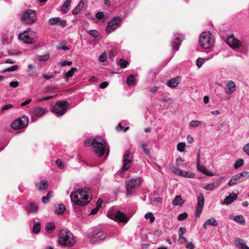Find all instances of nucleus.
Instances as JSON below:
<instances>
[{"mask_svg":"<svg viewBox=\"0 0 249 249\" xmlns=\"http://www.w3.org/2000/svg\"><path fill=\"white\" fill-rule=\"evenodd\" d=\"M90 194L91 190L85 187L72 193L70 196L71 201L75 204L84 206L90 201V199L88 200Z\"/></svg>","mask_w":249,"mask_h":249,"instance_id":"1","label":"nucleus"},{"mask_svg":"<svg viewBox=\"0 0 249 249\" xmlns=\"http://www.w3.org/2000/svg\"><path fill=\"white\" fill-rule=\"evenodd\" d=\"M85 145L89 146L91 144L94 148V152L99 157L103 156L106 148L105 141L101 138L94 139L92 142L90 140L85 141Z\"/></svg>","mask_w":249,"mask_h":249,"instance_id":"2","label":"nucleus"},{"mask_svg":"<svg viewBox=\"0 0 249 249\" xmlns=\"http://www.w3.org/2000/svg\"><path fill=\"white\" fill-rule=\"evenodd\" d=\"M59 243L66 247H72L75 244V240L72 232L67 230H62L60 231Z\"/></svg>","mask_w":249,"mask_h":249,"instance_id":"3","label":"nucleus"},{"mask_svg":"<svg viewBox=\"0 0 249 249\" xmlns=\"http://www.w3.org/2000/svg\"><path fill=\"white\" fill-rule=\"evenodd\" d=\"M199 44L204 49H209L213 46L214 40L210 32H204L201 34L199 37Z\"/></svg>","mask_w":249,"mask_h":249,"instance_id":"4","label":"nucleus"},{"mask_svg":"<svg viewBox=\"0 0 249 249\" xmlns=\"http://www.w3.org/2000/svg\"><path fill=\"white\" fill-rule=\"evenodd\" d=\"M69 106L70 104L67 101H58L51 111L57 116H62L67 111Z\"/></svg>","mask_w":249,"mask_h":249,"instance_id":"5","label":"nucleus"},{"mask_svg":"<svg viewBox=\"0 0 249 249\" xmlns=\"http://www.w3.org/2000/svg\"><path fill=\"white\" fill-rule=\"evenodd\" d=\"M249 178V172L244 171L233 176L229 181L228 185L232 186L238 183L244 181Z\"/></svg>","mask_w":249,"mask_h":249,"instance_id":"6","label":"nucleus"},{"mask_svg":"<svg viewBox=\"0 0 249 249\" xmlns=\"http://www.w3.org/2000/svg\"><path fill=\"white\" fill-rule=\"evenodd\" d=\"M21 20L26 23L31 24L36 20V11L32 10H28L23 14Z\"/></svg>","mask_w":249,"mask_h":249,"instance_id":"7","label":"nucleus"},{"mask_svg":"<svg viewBox=\"0 0 249 249\" xmlns=\"http://www.w3.org/2000/svg\"><path fill=\"white\" fill-rule=\"evenodd\" d=\"M29 123L28 117L25 115L23 116L16 120L11 124V127L13 129L17 130L25 127Z\"/></svg>","mask_w":249,"mask_h":249,"instance_id":"8","label":"nucleus"},{"mask_svg":"<svg viewBox=\"0 0 249 249\" xmlns=\"http://www.w3.org/2000/svg\"><path fill=\"white\" fill-rule=\"evenodd\" d=\"M121 22L120 18L119 17H114L112 20L108 22L106 32L109 34L113 32L117 27H119Z\"/></svg>","mask_w":249,"mask_h":249,"instance_id":"9","label":"nucleus"},{"mask_svg":"<svg viewBox=\"0 0 249 249\" xmlns=\"http://www.w3.org/2000/svg\"><path fill=\"white\" fill-rule=\"evenodd\" d=\"M107 237V233L103 231H94L89 237L90 243L94 244L95 242L104 240Z\"/></svg>","mask_w":249,"mask_h":249,"instance_id":"10","label":"nucleus"},{"mask_svg":"<svg viewBox=\"0 0 249 249\" xmlns=\"http://www.w3.org/2000/svg\"><path fill=\"white\" fill-rule=\"evenodd\" d=\"M140 185V179L139 178L130 180L126 186L127 194L131 195L133 194V190Z\"/></svg>","mask_w":249,"mask_h":249,"instance_id":"11","label":"nucleus"},{"mask_svg":"<svg viewBox=\"0 0 249 249\" xmlns=\"http://www.w3.org/2000/svg\"><path fill=\"white\" fill-rule=\"evenodd\" d=\"M132 161V157L131 156V152L129 150H128L124 155V163L122 167V171L128 170Z\"/></svg>","mask_w":249,"mask_h":249,"instance_id":"12","label":"nucleus"},{"mask_svg":"<svg viewBox=\"0 0 249 249\" xmlns=\"http://www.w3.org/2000/svg\"><path fill=\"white\" fill-rule=\"evenodd\" d=\"M227 43L233 49L239 48L241 46L240 41L238 39L234 38L233 34H231L228 37Z\"/></svg>","mask_w":249,"mask_h":249,"instance_id":"13","label":"nucleus"},{"mask_svg":"<svg viewBox=\"0 0 249 249\" xmlns=\"http://www.w3.org/2000/svg\"><path fill=\"white\" fill-rule=\"evenodd\" d=\"M200 150L199 149L198 151L197 155L196 164H197V169L206 175H207L208 176H213V174L212 173H211L209 171L207 170L206 169V168L205 167V166H204L203 165H201L200 164Z\"/></svg>","mask_w":249,"mask_h":249,"instance_id":"14","label":"nucleus"},{"mask_svg":"<svg viewBox=\"0 0 249 249\" xmlns=\"http://www.w3.org/2000/svg\"><path fill=\"white\" fill-rule=\"evenodd\" d=\"M204 199L202 194L200 195L197 199V206L196 211V217H199L204 206Z\"/></svg>","mask_w":249,"mask_h":249,"instance_id":"15","label":"nucleus"},{"mask_svg":"<svg viewBox=\"0 0 249 249\" xmlns=\"http://www.w3.org/2000/svg\"><path fill=\"white\" fill-rule=\"evenodd\" d=\"M113 216L114 217L110 218L119 222L126 223L128 220L126 215L120 211H117Z\"/></svg>","mask_w":249,"mask_h":249,"instance_id":"16","label":"nucleus"},{"mask_svg":"<svg viewBox=\"0 0 249 249\" xmlns=\"http://www.w3.org/2000/svg\"><path fill=\"white\" fill-rule=\"evenodd\" d=\"M49 23L52 26L55 25H60L61 27H64L67 25L66 21L63 19H61L58 17L53 18L49 19Z\"/></svg>","mask_w":249,"mask_h":249,"instance_id":"17","label":"nucleus"},{"mask_svg":"<svg viewBox=\"0 0 249 249\" xmlns=\"http://www.w3.org/2000/svg\"><path fill=\"white\" fill-rule=\"evenodd\" d=\"M18 38L20 40L24 41L26 43H32L34 42V39L31 38L28 35V32L26 31L22 34H20L18 36Z\"/></svg>","mask_w":249,"mask_h":249,"instance_id":"18","label":"nucleus"},{"mask_svg":"<svg viewBox=\"0 0 249 249\" xmlns=\"http://www.w3.org/2000/svg\"><path fill=\"white\" fill-rule=\"evenodd\" d=\"M180 81V77L177 76L173 78H171L167 82V85L171 88H176Z\"/></svg>","mask_w":249,"mask_h":249,"instance_id":"19","label":"nucleus"},{"mask_svg":"<svg viewBox=\"0 0 249 249\" xmlns=\"http://www.w3.org/2000/svg\"><path fill=\"white\" fill-rule=\"evenodd\" d=\"M33 113L35 116L40 117L46 113V109L45 108L37 107L33 109Z\"/></svg>","mask_w":249,"mask_h":249,"instance_id":"20","label":"nucleus"},{"mask_svg":"<svg viewBox=\"0 0 249 249\" xmlns=\"http://www.w3.org/2000/svg\"><path fill=\"white\" fill-rule=\"evenodd\" d=\"M12 37V34L7 32L3 35L1 41L3 44H9L11 42Z\"/></svg>","mask_w":249,"mask_h":249,"instance_id":"21","label":"nucleus"},{"mask_svg":"<svg viewBox=\"0 0 249 249\" xmlns=\"http://www.w3.org/2000/svg\"><path fill=\"white\" fill-rule=\"evenodd\" d=\"M235 244L239 249H249V247L246 245L244 240L242 239L236 238L235 240Z\"/></svg>","mask_w":249,"mask_h":249,"instance_id":"22","label":"nucleus"},{"mask_svg":"<svg viewBox=\"0 0 249 249\" xmlns=\"http://www.w3.org/2000/svg\"><path fill=\"white\" fill-rule=\"evenodd\" d=\"M39 191L46 190L48 188V183L47 181L42 180L36 185Z\"/></svg>","mask_w":249,"mask_h":249,"instance_id":"23","label":"nucleus"},{"mask_svg":"<svg viewBox=\"0 0 249 249\" xmlns=\"http://www.w3.org/2000/svg\"><path fill=\"white\" fill-rule=\"evenodd\" d=\"M237 198V195L235 193H232L224 199V202L227 204H231Z\"/></svg>","mask_w":249,"mask_h":249,"instance_id":"24","label":"nucleus"},{"mask_svg":"<svg viewBox=\"0 0 249 249\" xmlns=\"http://www.w3.org/2000/svg\"><path fill=\"white\" fill-rule=\"evenodd\" d=\"M226 86L227 88L228 89V91L230 92L231 93L233 92L236 89L235 84L232 81H228L227 82Z\"/></svg>","mask_w":249,"mask_h":249,"instance_id":"25","label":"nucleus"},{"mask_svg":"<svg viewBox=\"0 0 249 249\" xmlns=\"http://www.w3.org/2000/svg\"><path fill=\"white\" fill-rule=\"evenodd\" d=\"M37 205L34 202H30L26 207V210L31 213L37 212Z\"/></svg>","mask_w":249,"mask_h":249,"instance_id":"26","label":"nucleus"},{"mask_svg":"<svg viewBox=\"0 0 249 249\" xmlns=\"http://www.w3.org/2000/svg\"><path fill=\"white\" fill-rule=\"evenodd\" d=\"M208 225H211L213 226H216L217 225L216 220L214 218H211L208 220H207L203 225V227L204 229H206V227Z\"/></svg>","mask_w":249,"mask_h":249,"instance_id":"27","label":"nucleus"},{"mask_svg":"<svg viewBox=\"0 0 249 249\" xmlns=\"http://www.w3.org/2000/svg\"><path fill=\"white\" fill-rule=\"evenodd\" d=\"M220 184V180L217 182L209 184L205 187V189L207 190H213L215 188L219 186Z\"/></svg>","mask_w":249,"mask_h":249,"instance_id":"28","label":"nucleus"},{"mask_svg":"<svg viewBox=\"0 0 249 249\" xmlns=\"http://www.w3.org/2000/svg\"><path fill=\"white\" fill-rule=\"evenodd\" d=\"M184 203V200H183L180 196H176L174 200H173L172 204L174 206L177 205H181Z\"/></svg>","mask_w":249,"mask_h":249,"instance_id":"29","label":"nucleus"},{"mask_svg":"<svg viewBox=\"0 0 249 249\" xmlns=\"http://www.w3.org/2000/svg\"><path fill=\"white\" fill-rule=\"evenodd\" d=\"M181 40L180 37H177L172 42V46L173 49L178 50L180 45Z\"/></svg>","mask_w":249,"mask_h":249,"instance_id":"30","label":"nucleus"},{"mask_svg":"<svg viewBox=\"0 0 249 249\" xmlns=\"http://www.w3.org/2000/svg\"><path fill=\"white\" fill-rule=\"evenodd\" d=\"M84 5V2H82V1H80L78 5L75 7V8L72 11V13L73 15H77L78 13L80 12L83 6Z\"/></svg>","mask_w":249,"mask_h":249,"instance_id":"31","label":"nucleus"},{"mask_svg":"<svg viewBox=\"0 0 249 249\" xmlns=\"http://www.w3.org/2000/svg\"><path fill=\"white\" fill-rule=\"evenodd\" d=\"M71 0H66L61 7V10L64 13H66L69 10Z\"/></svg>","mask_w":249,"mask_h":249,"instance_id":"32","label":"nucleus"},{"mask_svg":"<svg viewBox=\"0 0 249 249\" xmlns=\"http://www.w3.org/2000/svg\"><path fill=\"white\" fill-rule=\"evenodd\" d=\"M66 210V208L63 204H58L56 205L55 213L58 214H61Z\"/></svg>","mask_w":249,"mask_h":249,"instance_id":"33","label":"nucleus"},{"mask_svg":"<svg viewBox=\"0 0 249 249\" xmlns=\"http://www.w3.org/2000/svg\"><path fill=\"white\" fill-rule=\"evenodd\" d=\"M127 84L129 86H132L135 83V79L133 75H130L127 78L126 80Z\"/></svg>","mask_w":249,"mask_h":249,"instance_id":"34","label":"nucleus"},{"mask_svg":"<svg viewBox=\"0 0 249 249\" xmlns=\"http://www.w3.org/2000/svg\"><path fill=\"white\" fill-rule=\"evenodd\" d=\"M172 171L173 173L177 175H179L184 177L187 176V172H183L182 170L176 167H173L172 168Z\"/></svg>","mask_w":249,"mask_h":249,"instance_id":"35","label":"nucleus"},{"mask_svg":"<svg viewBox=\"0 0 249 249\" xmlns=\"http://www.w3.org/2000/svg\"><path fill=\"white\" fill-rule=\"evenodd\" d=\"M53 191H49L46 196H43L41 198V201L43 203H46L50 198L52 196Z\"/></svg>","mask_w":249,"mask_h":249,"instance_id":"36","label":"nucleus"},{"mask_svg":"<svg viewBox=\"0 0 249 249\" xmlns=\"http://www.w3.org/2000/svg\"><path fill=\"white\" fill-rule=\"evenodd\" d=\"M244 160L242 159H240L237 160L235 162L234 164V168L235 169H237L242 166L244 164Z\"/></svg>","mask_w":249,"mask_h":249,"instance_id":"37","label":"nucleus"},{"mask_svg":"<svg viewBox=\"0 0 249 249\" xmlns=\"http://www.w3.org/2000/svg\"><path fill=\"white\" fill-rule=\"evenodd\" d=\"M234 220L236 222L242 224V225L245 224V220L243 217V216L241 215H238L234 218Z\"/></svg>","mask_w":249,"mask_h":249,"instance_id":"38","label":"nucleus"},{"mask_svg":"<svg viewBox=\"0 0 249 249\" xmlns=\"http://www.w3.org/2000/svg\"><path fill=\"white\" fill-rule=\"evenodd\" d=\"M77 70L76 68H71L70 70L68 71L65 74V76L66 78H70L71 77L75 71H76Z\"/></svg>","mask_w":249,"mask_h":249,"instance_id":"39","label":"nucleus"},{"mask_svg":"<svg viewBox=\"0 0 249 249\" xmlns=\"http://www.w3.org/2000/svg\"><path fill=\"white\" fill-rule=\"evenodd\" d=\"M40 230V223L36 222L33 228V232L35 233H37Z\"/></svg>","mask_w":249,"mask_h":249,"instance_id":"40","label":"nucleus"},{"mask_svg":"<svg viewBox=\"0 0 249 249\" xmlns=\"http://www.w3.org/2000/svg\"><path fill=\"white\" fill-rule=\"evenodd\" d=\"M118 64L121 68H124L126 67L127 65L128 64V62L124 59L121 58L118 62Z\"/></svg>","mask_w":249,"mask_h":249,"instance_id":"41","label":"nucleus"},{"mask_svg":"<svg viewBox=\"0 0 249 249\" xmlns=\"http://www.w3.org/2000/svg\"><path fill=\"white\" fill-rule=\"evenodd\" d=\"M141 147L142 149L143 152L147 155H149L150 154V151L148 148H147L148 145L147 144L142 143L141 144Z\"/></svg>","mask_w":249,"mask_h":249,"instance_id":"42","label":"nucleus"},{"mask_svg":"<svg viewBox=\"0 0 249 249\" xmlns=\"http://www.w3.org/2000/svg\"><path fill=\"white\" fill-rule=\"evenodd\" d=\"M145 218L146 219H149L150 222L153 223L155 220V217L153 216V214L151 213H148L146 214H145L144 216Z\"/></svg>","mask_w":249,"mask_h":249,"instance_id":"43","label":"nucleus"},{"mask_svg":"<svg viewBox=\"0 0 249 249\" xmlns=\"http://www.w3.org/2000/svg\"><path fill=\"white\" fill-rule=\"evenodd\" d=\"M185 142H179L177 145V149L180 152H182L185 149Z\"/></svg>","mask_w":249,"mask_h":249,"instance_id":"44","label":"nucleus"},{"mask_svg":"<svg viewBox=\"0 0 249 249\" xmlns=\"http://www.w3.org/2000/svg\"><path fill=\"white\" fill-rule=\"evenodd\" d=\"M18 69V65H14L11 67L5 69L3 71L4 72H9V71H17Z\"/></svg>","mask_w":249,"mask_h":249,"instance_id":"45","label":"nucleus"},{"mask_svg":"<svg viewBox=\"0 0 249 249\" xmlns=\"http://www.w3.org/2000/svg\"><path fill=\"white\" fill-rule=\"evenodd\" d=\"M54 228H55V226H54V223H49L46 225V226L45 227V230L48 231H52V230H54Z\"/></svg>","mask_w":249,"mask_h":249,"instance_id":"46","label":"nucleus"},{"mask_svg":"<svg viewBox=\"0 0 249 249\" xmlns=\"http://www.w3.org/2000/svg\"><path fill=\"white\" fill-rule=\"evenodd\" d=\"M204 62V59L202 58H198L196 61V65L198 68H200Z\"/></svg>","mask_w":249,"mask_h":249,"instance_id":"47","label":"nucleus"},{"mask_svg":"<svg viewBox=\"0 0 249 249\" xmlns=\"http://www.w3.org/2000/svg\"><path fill=\"white\" fill-rule=\"evenodd\" d=\"M178 242L180 244H184L187 242V239L184 236H183V235L182 236L178 235Z\"/></svg>","mask_w":249,"mask_h":249,"instance_id":"48","label":"nucleus"},{"mask_svg":"<svg viewBox=\"0 0 249 249\" xmlns=\"http://www.w3.org/2000/svg\"><path fill=\"white\" fill-rule=\"evenodd\" d=\"M201 124L200 121L195 120L192 121L190 123V125L191 127H196Z\"/></svg>","mask_w":249,"mask_h":249,"instance_id":"49","label":"nucleus"},{"mask_svg":"<svg viewBox=\"0 0 249 249\" xmlns=\"http://www.w3.org/2000/svg\"><path fill=\"white\" fill-rule=\"evenodd\" d=\"M107 59V54L106 53H102L99 57V61L100 62H104Z\"/></svg>","mask_w":249,"mask_h":249,"instance_id":"50","label":"nucleus"},{"mask_svg":"<svg viewBox=\"0 0 249 249\" xmlns=\"http://www.w3.org/2000/svg\"><path fill=\"white\" fill-rule=\"evenodd\" d=\"M88 34L94 37L98 36V32L95 30H90L88 32Z\"/></svg>","mask_w":249,"mask_h":249,"instance_id":"51","label":"nucleus"},{"mask_svg":"<svg viewBox=\"0 0 249 249\" xmlns=\"http://www.w3.org/2000/svg\"><path fill=\"white\" fill-rule=\"evenodd\" d=\"M49 57L50 55L49 54L40 55L38 57V60L41 61H45L47 60L49 58Z\"/></svg>","mask_w":249,"mask_h":249,"instance_id":"52","label":"nucleus"},{"mask_svg":"<svg viewBox=\"0 0 249 249\" xmlns=\"http://www.w3.org/2000/svg\"><path fill=\"white\" fill-rule=\"evenodd\" d=\"M187 218V213H183L180 214L178 217V219L179 221H182L186 219Z\"/></svg>","mask_w":249,"mask_h":249,"instance_id":"53","label":"nucleus"},{"mask_svg":"<svg viewBox=\"0 0 249 249\" xmlns=\"http://www.w3.org/2000/svg\"><path fill=\"white\" fill-rule=\"evenodd\" d=\"M55 89H56V88L54 87H50V86L47 87L44 89L43 93H47L50 91L54 90Z\"/></svg>","mask_w":249,"mask_h":249,"instance_id":"54","label":"nucleus"},{"mask_svg":"<svg viewBox=\"0 0 249 249\" xmlns=\"http://www.w3.org/2000/svg\"><path fill=\"white\" fill-rule=\"evenodd\" d=\"M29 71H30L29 75L32 76L36 72V71L34 69V67L32 64H29L28 66Z\"/></svg>","mask_w":249,"mask_h":249,"instance_id":"55","label":"nucleus"},{"mask_svg":"<svg viewBox=\"0 0 249 249\" xmlns=\"http://www.w3.org/2000/svg\"><path fill=\"white\" fill-rule=\"evenodd\" d=\"M186 232V229L185 227H180L178 231V235H183Z\"/></svg>","mask_w":249,"mask_h":249,"instance_id":"56","label":"nucleus"},{"mask_svg":"<svg viewBox=\"0 0 249 249\" xmlns=\"http://www.w3.org/2000/svg\"><path fill=\"white\" fill-rule=\"evenodd\" d=\"M56 95H50V96H45L41 98H39L38 99V101L39 102H42L43 101H44V100H49V99H52L53 98V97H54Z\"/></svg>","mask_w":249,"mask_h":249,"instance_id":"57","label":"nucleus"},{"mask_svg":"<svg viewBox=\"0 0 249 249\" xmlns=\"http://www.w3.org/2000/svg\"><path fill=\"white\" fill-rule=\"evenodd\" d=\"M7 53L9 55H17L20 53V52L16 50H9Z\"/></svg>","mask_w":249,"mask_h":249,"instance_id":"58","label":"nucleus"},{"mask_svg":"<svg viewBox=\"0 0 249 249\" xmlns=\"http://www.w3.org/2000/svg\"><path fill=\"white\" fill-rule=\"evenodd\" d=\"M71 64L72 62L70 61H63L60 63V65L62 67H64L66 65L71 66Z\"/></svg>","mask_w":249,"mask_h":249,"instance_id":"59","label":"nucleus"},{"mask_svg":"<svg viewBox=\"0 0 249 249\" xmlns=\"http://www.w3.org/2000/svg\"><path fill=\"white\" fill-rule=\"evenodd\" d=\"M13 107V105L12 104H8L4 106L3 107L1 108V111H4L5 110H7L11 108H12Z\"/></svg>","mask_w":249,"mask_h":249,"instance_id":"60","label":"nucleus"},{"mask_svg":"<svg viewBox=\"0 0 249 249\" xmlns=\"http://www.w3.org/2000/svg\"><path fill=\"white\" fill-rule=\"evenodd\" d=\"M95 17L97 18L101 19L104 18V14L102 12H99L96 14Z\"/></svg>","mask_w":249,"mask_h":249,"instance_id":"61","label":"nucleus"},{"mask_svg":"<svg viewBox=\"0 0 249 249\" xmlns=\"http://www.w3.org/2000/svg\"><path fill=\"white\" fill-rule=\"evenodd\" d=\"M243 151L249 156V143L246 144L243 148Z\"/></svg>","mask_w":249,"mask_h":249,"instance_id":"62","label":"nucleus"},{"mask_svg":"<svg viewBox=\"0 0 249 249\" xmlns=\"http://www.w3.org/2000/svg\"><path fill=\"white\" fill-rule=\"evenodd\" d=\"M56 165L60 168H62L64 167V165L63 164L62 161L61 160L58 159L56 160Z\"/></svg>","mask_w":249,"mask_h":249,"instance_id":"63","label":"nucleus"},{"mask_svg":"<svg viewBox=\"0 0 249 249\" xmlns=\"http://www.w3.org/2000/svg\"><path fill=\"white\" fill-rule=\"evenodd\" d=\"M19 85L18 81H12L10 83V86L14 88H17Z\"/></svg>","mask_w":249,"mask_h":249,"instance_id":"64","label":"nucleus"}]
</instances>
